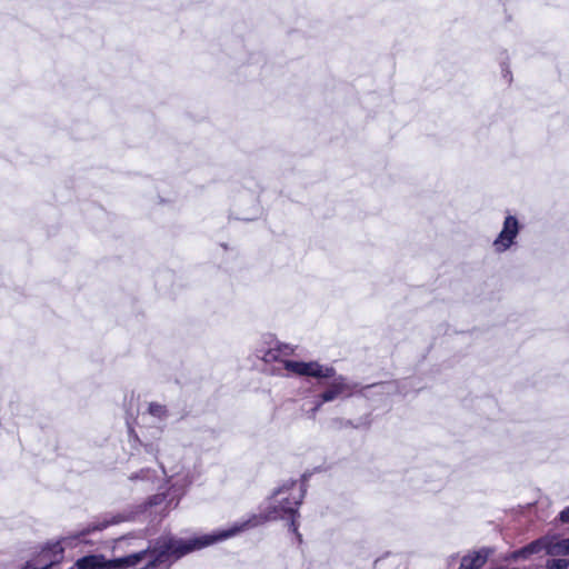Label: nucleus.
Here are the masks:
<instances>
[{"instance_id": "nucleus-18", "label": "nucleus", "mask_w": 569, "mask_h": 569, "mask_svg": "<svg viewBox=\"0 0 569 569\" xmlns=\"http://www.w3.org/2000/svg\"><path fill=\"white\" fill-rule=\"evenodd\" d=\"M147 452L158 453L159 449L153 446V443L143 445Z\"/></svg>"}, {"instance_id": "nucleus-1", "label": "nucleus", "mask_w": 569, "mask_h": 569, "mask_svg": "<svg viewBox=\"0 0 569 569\" xmlns=\"http://www.w3.org/2000/svg\"><path fill=\"white\" fill-rule=\"evenodd\" d=\"M258 523V517L253 516L248 520L233 523L228 529L217 530L212 533L194 535L188 538L162 535L148 548L138 552L116 559H107L102 555H89L78 559L70 569H127L138 566L147 557H149V561L144 569H169L178 559L230 539Z\"/></svg>"}, {"instance_id": "nucleus-4", "label": "nucleus", "mask_w": 569, "mask_h": 569, "mask_svg": "<svg viewBox=\"0 0 569 569\" xmlns=\"http://www.w3.org/2000/svg\"><path fill=\"white\" fill-rule=\"evenodd\" d=\"M303 498L301 486L296 482H290L278 489L266 511L267 520L290 519V529L295 532L301 541V535L298 532V525L296 515L299 505Z\"/></svg>"}, {"instance_id": "nucleus-3", "label": "nucleus", "mask_w": 569, "mask_h": 569, "mask_svg": "<svg viewBox=\"0 0 569 569\" xmlns=\"http://www.w3.org/2000/svg\"><path fill=\"white\" fill-rule=\"evenodd\" d=\"M113 521L97 520L88 526L70 532L58 541L49 542L28 562L34 563L39 569H51V567L62 559L64 548H73L80 543H86V537L94 531L106 529Z\"/></svg>"}, {"instance_id": "nucleus-2", "label": "nucleus", "mask_w": 569, "mask_h": 569, "mask_svg": "<svg viewBox=\"0 0 569 569\" xmlns=\"http://www.w3.org/2000/svg\"><path fill=\"white\" fill-rule=\"evenodd\" d=\"M284 369L292 376L317 379L325 387L321 392V402L347 399L358 390V383L338 375L332 366L322 365L319 361H286Z\"/></svg>"}, {"instance_id": "nucleus-6", "label": "nucleus", "mask_w": 569, "mask_h": 569, "mask_svg": "<svg viewBox=\"0 0 569 569\" xmlns=\"http://www.w3.org/2000/svg\"><path fill=\"white\" fill-rule=\"evenodd\" d=\"M520 230L521 224L517 217L512 214L506 216L500 232L492 241L493 252L501 254L516 246Z\"/></svg>"}, {"instance_id": "nucleus-19", "label": "nucleus", "mask_w": 569, "mask_h": 569, "mask_svg": "<svg viewBox=\"0 0 569 569\" xmlns=\"http://www.w3.org/2000/svg\"><path fill=\"white\" fill-rule=\"evenodd\" d=\"M22 569H39L34 563L27 562Z\"/></svg>"}, {"instance_id": "nucleus-10", "label": "nucleus", "mask_w": 569, "mask_h": 569, "mask_svg": "<svg viewBox=\"0 0 569 569\" xmlns=\"http://www.w3.org/2000/svg\"><path fill=\"white\" fill-rule=\"evenodd\" d=\"M548 555L552 557L569 556V538L548 537Z\"/></svg>"}, {"instance_id": "nucleus-15", "label": "nucleus", "mask_w": 569, "mask_h": 569, "mask_svg": "<svg viewBox=\"0 0 569 569\" xmlns=\"http://www.w3.org/2000/svg\"><path fill=\"white\" fill-rule=\"evenodd\" d=\"M326 402H321V393L318 396L317 400L315 401V406L313 408L311 409V416L315 417L316 413L321 409V407L325 405Z\"/></svg>"}, {"instance_id": "nucleus-5", "label": "nucleus", "mask_w": 569, "mask_h": 569, "mask_svg": "<svg viewBox=\"0 0 569 569\" xmlns=\"http://www.w3.org/2000/svg\"><path fill=\"white\" fill-rule=\"evenodd\" d=\"M158 459L172 498L180 497L192 482L189 467L177 455L164 453Z\"/></svg>"}, {"instance_id": "nucleus-9", "label": "nucleus", "mask_w": 569, "mask_h": 569, "mask_svg": "<svg viewBox=\"0 0 569 569\" xmlns=\"http://www.w3.org/2000/svg\"><path fill=\"white\" fill-rule=\"evenodd\" d=\"M488 551L480 550L462 558L459 569H480L488 559Z\"/></svg>"}, {"instance_id": "nucleus-8", "label": "nucleus", "mask_w": 569, "mask_h": 569, "mask_svg": "<svg viewBox=\"0 0 569 569\" xmlns=\"http://www.w3.org/2000/svg\"><path fill=\"white\" fill-rule=\"evenodd\" d=\"M541 550H545L546 553L548 555V537L537 539L530 542L529 545L525 546L523 548L512 552L510 559H528L531 555L538 553Z\"/></svg>"}, {"instance_id": "nucleus-17", "label": "nucleus", "mask_w": 569, "mask_h": 569, "mask_svg": "<svg viewBox=\"0 0 569 569\" xmlns=\"http://www.w3.org/2000/svg\"><path fill=\"white\" fill-rule=\"evenodd\" d=\"M560 520L562 522L569 523V507H567L560 512Z\"/></svg>"}, {"instance_id": "nucleus-13", "label": "nucleus", "mask_w": 569, "mask_h": 569, "mask_svg": "<svg viewBox=\"0 0 569 569\" xmlns=\"http://www.w3.org/2000/svg\"><path fill=\"white\" fill-rule=\"evenodd\" d=\"M132 539L131 538H120V539H117L116 542H114V546H113V550H117V549H121L123 548L124 546L126 547H130L132 545Z\"/></svg>"}, {"instance_id": "nucleus-20", "label": "nucleus", "mask_w": 569, "mask_h": 569, "mask_svg": "<svg viewBox=\"0 0 569 569\" xmlns=\"http://www.w3.org/2000/svg\"><path fill=\"white\" fill-rule=\"evenodd\" d=\"M509 66L502 67V71H508Z\"/></svg>"}, {"instance_id": "nucleus-12", "label": "nucleus", "mask_w": 569, "mask_h": 569, "mask_svg": "<svg viewBox=\"0 0 569 569\" xmlns=\"http://www.w3.org/2000/svg\"><path fill=\"white\" fill-rule=\"evenodd\" d=\"M546 567L547 569H569V559H550Z\"/></svg>"}, {"instance_id": "nucleus-14", "label": "nucleus", "mask_w": 569, "mask_h": 569, "mask_svg": "<svg viewBox=\"0 0 569 569\" xmlns=\"http://www.w3.org/2000/svg\"><path fill=\"white\" fill-rule=\"evenodd\" d=\"M151 471L150 470H141L138 475L132 476L131 479H141V480H151Z\"/></svg>"}, {"instance_id": "nucleus-7", "label": "nucleus", "mask_w": 569, "mask_h": 569, "mask_svg": "<svg viewBox=\"0 0 569 569\" xmlns=\"http://www.w3.org/2000/svg\"><path fill=\"white\" fill-rule=\"evenodd\" d=\"M292 353H293V348L291 346L276 343L273 347H270L268 350H260L258 357H260L264 362L278 361L284 366L286 361H291L290 359H286V357H288Z\"/></svg>"}, {"instance_id": "nucleus-11", "label": "nucleus", "mask_w": 569, "mask_h": 569, "mask_svg": "<svg viewBox=\"0 0 569 569\" xmlns=\"http://www.w3.org/2000/svg\"><path fill=\"white\" fill-rule=\"evenodd\" d=\"M147 415L150 417L162 421L167 418L168 411L167 408L160 403L152 402L148 406Z\"/></svg>"}, {"instance_id": "nucleus-16", "label": "nucleus", "mask_w": 569, "mask_h": 569, "mask_svg": "<svg viewBox=\"0 0 569 569\" xmlns=\"http://www.w3.org/2000/svg\"><path fill=\"white\" fill-rule=\"evenodd\" d=\"M372 388L378 389L379 392H389L391 385L390 383H379L372 386Z\"/></svg>"}]
</instances>
